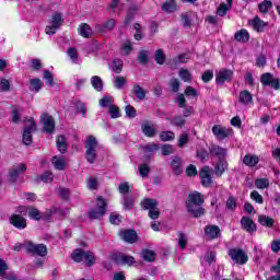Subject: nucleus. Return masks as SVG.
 Segmentation results:
<instances>
[{
	"instance_id": "obj_25",
	"label": "nucleus",
	"mask_w": 280,
	"mask_h": 280,
	"mask_svg": "<svg viewBox=\"0 0 280 280\" xmlns=\"http://www.w3.org/2000/svg\"><path fill=\"white\" fill-rule=\"evenodd\" d=\"M258 223L260 224V226H265L266 229H272L275 226V219L266 214H259Z\"/></svg>"
},
{
	"instance_id": "obj_36",
	"label": "nucleus",
	"mask_w": 280,
	"mask_h": 280,
	"mask_svg": "<svg viewBox=\"0 0 280 280\" xmlns=\"http://www.w3.org/2000/svg\"><path fill=\"white\" fill-rule=\"evenodd\" d=\"M56 143H57V149L59 150V152L61 154H65L67 152V138H65V136H59L57 137V140H56Z\"/></svg>"
},
{
	"instance_id": "obj_34",
	"label": "nucleus",
	"mask_w": 280,
	"mask_h": 280,
	"mask_svg": "<svg viewBox=\"0 0 280 280\" xmlns=\"http://www.w3.org/2000/svg\"><path fill=\"white\" fill-rule=\"evenodd\" d=\"M116 25H117V21H115V19H110V20L106 21L105 23L98 25L97 28L101 32H110L112 30L115 28Z\"/></svg>"
},
{
	"instance_id": "obj_64",
	"label": "nucleus",
	"mask_w": 280,
	"mask_h": 280,
	"mask_svg": "<svg viewBox=\"0 0 280 280\" xmlns=\"http://www.w3.org/2000/svg\"><path fill=\"white\" fill-rule=\"evenodd\" d=\"M42 180L43 183H52L54 182V173H51L50 171H46L44 172V174L42 175Z\"/></svg>"
},
{
	"instance_id": "obj_26",
	"label": "nucleus",
	"mask_w": 280,
	"mask_h": 280,
	"mask_svg": "<svg viewBox=\"0 0 280 280\" xmlns=\"http://www.w3.org/2000/svg\"><path fill=\"white\" fill-rule=\"evenodd\" d=\"M51 163L55 170H59V172H61L62 170H65V167H67V160L65 159V156L55 155L51 160Z\"/></svg>"
},
{
	"instance_id": "obj_7",
	"label": "nucleus",
	"mask_w": 280,
	"mask_h": 280,
	"mask_svg": "<svg viewBox=\"0 0 280 280\" xmlns=\"http://www.w3.org/2000/svg\"><path fill=\"white\" fill-rule=\"evenodd\" d=\"M229 256L234 264H238L240 266H244V264L248 262V254H246L244 249L232 248L229 250Z\"/></svg>"
},
{
	"instance_id": "obj_38",
	"label": "nucleus",
	"mask_w": 280,
	"mask_h": 280,
	"mask_svg": "<svg viewBox=\"0 0 280 280\" xmlns=\"http://www.w3.org/2000/svg\"><path fill=\"white\" fill-rule=\"evenodd\" d=\"M86 187L91 191H95V189H98V187H100V179H97V177H95V176H90L86 179Z\"/></svg>"
},
{
	"instance_id": "obj_60",
	"label": "nucleus",
	"mask_w": 280,
	"mask_h": 280,
	"mask_svg": "<svg viewBox=\"0 0 280 280\" xmlns=\"http://www.w3.org/2000/svg\"><path fill=\"white\" fill-rule=\"evenodd\" d=\"M155 61L158 62V65H163L165 62V52H163V49L156 50Z\"/></svg>"
},
{
	"instance_id": "obj_32",
	"label": "nucleus",
	"mask_w": 280,
	"mask_h": 280,
	"mask_svg": "<svg viewBox=\"0 0 280 280\" xmlns=\"http://www.w3.org/2000/svg\"><path fill=\"white\" fill-rule=\"evenodd\" d=\"M234 38L237 43H248L250 35L248 34V31L243 28L235 33Z\"/></svg>"
},
{
	"instance_id": "obj_58",
	"label": "nucleus",
	"mask_w": 280,
	"mask_h": 280,
	"mask_svg": "<svg viewBox=\"0 0 280 280\" xmlns=\"http://www.w3.org/2000/svg\"><path fill=\"white\" fill-rule=\"evenodd\" d=\"M179 78H180L184 82H191V73H189V71L186 70V69L179 70Z\"/></svg>"
},
{
	"instance_id": "obj_15",
	"label": "nucleus",
	"mask_w": 280,
	"mask_h": 280,
	"mask_svg": "<svg viewBox=\"0 0 280 280\" xmlns=\"http://www.w3.org/2000/svg\"><path fill=\"white\" fill-rule=\"evenodd\" d=\"M187 211L192 218H202L205 215L202 203H187Z\"/></svg>"
},
{
	"instance_id": "obj_5",
	"label": "nucleus",
	"mask_w": 280,
	"mask_h": 280,
	"mask_svg": "<svg viewBox=\"0 0 280 280\" xmlns=\"http://www.w3.org/2000/svg\"><path fill=\"white\" fill-rule=\"evenodd\" d=\"M62 23H65V20H62V13H52L50 25L45 28L46 34L48 36H54V34L60 30V25H62Z\"/></svg>"
},
{
	"instance_id": "obj_29",
	"label": "nucleus",
	"mask_w": 280,
	"mask_h": 280,
	"mask_svg": "<svg viewBox=\"0 0 280 280\" xmlns=\"http://www.w3.org/2000/svg\"><path fill=\"white\" fill-rule=\"evenodd\" d=\"M141 207L145 211H151V210L155 209L156 207H159V201L156 199L147 198L141 201Z\"/></svg>"
},
{
	"instance_id": "obj_14",
	"label": "nucleus",
	"mask_w": 280,
	"mask_h": 280,
	"mask_svg": "<svg viewBox=\"0 0 280 280\" xmlns=\"http://www.w3.org/2000/svg\"><path fill=\"white\" fill-rule=\"evenodd\" d=\"M25 170H27V166H25V164H20L18 166H13L9 171V176H8L9 183H15L16 180H19L20 174H23V172H25Z\"/></svg>"
},
{
	"instance_id": "obj_10",
	"label": "nucleus",
	"mask_w": 280,
	"mask_h": 280,
	"mask_svg": "<svg viewBox=\"0 0 280 280\" xmlns=\"http://www.w3.org/2000/svg\"><path fill=\"white\" fill-rule=\"evenodd\" d=\"M260 82L264 84V86H271V89H275V91H279L280 89L279 79L275 78V75H272L270 72L261 74Z\"/></svg>"
},
{
	"instance_id": "obj_27",
	"label": "nucleus",
	"mask_w": 280,
	"mask_h": 280,
	"mask_svg": "<svg viewBox=\"0 0 280 280\" xmlns=\"http://www.w3.org/2000/svg\"><path fill=\"white\" fill-rule=\"evenodd\" d=\"M228 168L229 163L224 159L219 160V162L214 165L215 176H222V174H224V172H226Z\"/></svg>"
},
{
	"instance_id": "obj_2",
	"label": "nucleus",
	"mask_w": 280,
	"mask_h": 280,
	"mask_svg": "<svg viewBox=\"0 0 280 280\" xmlns=\"http://www.w3.org/2000/svg\"><path fill=\"white\" fill-rule=\"evenodd\" d=\"M97 139L93 136H89L85 141V159L91 164L95 163L97 159Z\"/></svg>"
},
{
	"instance_id": "obj_53",
	"label": "nucleus",
	"mask_w": 280,
	"mask_h": 280,
	"mask_svg": "<svg viewBox=\"0 0 280 280\" xmlns=\"http://www.w3.org/2000/svg\"><path fill=\"white\" fill-rule=\"evenodd\" d=\"M109 115L112 117V119H117L119 117H121V113L119 112V107L114 105H110L109 107Z\"/></svg>"
},
{
	"instance_id": "obj_51",
	"label": "nucleus",
	"mask_w": 280,
	"mask_h": 280,
	"mask_svg": "<svg viewBox=\"0 0 280 280\" xmlns=\"http://www.w3.org/2000/svg\"><path fill=\"white\" fill-rule=\"evenodd\" d=\"M225 209L228 211H235L237 209V201L233 197H229L226 200Z\"/></svg>"
},
{
	"instance_id": "obj_62",
	"label": "nucleus",
	"mask_w": 280,
	"mask_h": 280,
	"mask_svg": "<svg viewBox=\"0 0 280 280\" xmlns=\"http://www.w3.org/2000/svg\"><path fill=\"white\" fill-rule=\"evenodd\" d=\"M189 61V55H179L173 59L174 65H183Z\"/></svg>"
},
{
	"instance_id": "obj_47",
	"label": "nucleus",
	"mask_w": 280,
	"mask_h": 280,
	"mask_svg": "<svg viewBox=\"0 0 280 280\" xmlns=\"http://www.w3.org/2000/svg\"><path fill=\"white\" fill-rule=\"evenodd\" d=\"M141 255L144 261H154L156 259V254L150 249H144Z\"/></svg>"
},
{
	"instance_id": "obj_22",
	"label": "nucleus",
	"mask_w": 280,
	"mask_h": 280,
	"mask_svg": "<svg viewBox=\"0 0 280 280\" xmlns=\"http://www.w3.org/2000/svg\"><path fill=\"white\" fill-rule=\"evenodd\" d=\"M171 168L176 176L183 174V160L178 156H173L171 161Z\"/></svg>"
},
{
	"instance_id": "obj_57",
	"label": "nucleus",
	"mask_w": 280,
	"mask_h": 280,
	"mask_svg": "<svg viewBox=\"0 0 280 280\" xmlns=\"http://www.w3.org/2000/svg\"><path fill=\"white\" fill-rule=\"evenodd\" d=\"M132 51V44H130L129 40L121 44V55L122 56H128Z\"/></svg>"
},
{
	"instance_id": "obj_44",
	"label": "nucleus",
	"mask_w": 280,
	"mask_h": 280,
	"mask_svg": "<svg viewBox=\"0 0 280 280\" xmlns=\"http://www.w3.org/2000/svg\"><path fill=\"white\" fill-rule=\"evenodd\" d=\"M252 25L256 32H264V27H266V22L261 21L259 18H255L252 21Z\"/></svg>"
},
{
	"instance_id": "obj_30",
	"label": "nucleus",
	"mask_w": 280,
	"mask_h": 280,
	"mask_svg": "<svg viewBox=\"0 0 280 280\" xmlns=\"http://www.w3.org/2000/svg\"><path fill=\"white\" fill-rule=\"evenodd\" d=\"M238 102L245 106H247V104H253V94L247 90L242 91L238 95Z\"/></svg>"
},
{
	"instance_id": "obj_31",
	"label": "nucleus",
	"mask_w": 280,
	"mask_h": 280,
	"mask_svg": "<svg viewBox=\"0 0 280 280\" xmlns=\"http://www.w3.org/2000/svg\"><path fill=\"white\" fill-rule=\"evenodd\" d=\"M142 132L145 137H154L156 135V127L152 122H144L142 125Z\"/></svg>"
},
{
	"instance_id": "obj_63",
	"label": "nucleus",
	"mask_w": 280,
	"mask_h": 280,
	"mask_svg": "<svg viewBox=\"0 0 280 280\" xmlns=\"http://www.w3.org/2000/svg\"><path fill=\"white\" fill-rule=\"evenodd\" d=\"M10 91V81L8 79H0V93Z\"/></svg>"
},
{
	"instance_id": "obj_28",
	"label": "nucleus",
	"mask_w": 280,
	"mask_h": 280,
	"mask_svg": "<svg viewBox=\"0 0 280 280\" xmlns=\"http://www.w3.org/2000/svg\"><path fill=\"white\" fill-rule=\"evenodd\" d=\"M226 3L222 2L219 5V8L217 10V14L219 16H226V13L229 12V10H231V8H233V0H226Z\"/></svg>"
},
{
	"instance_id": "obj_45",
	"label": "nucleus",
	"mask_w": 280,
	"mask_h": 280,
	"mask_svg": "<svg viewBox=\"0 0 280 280\" xmlns=\"http://www.w3.org/2000/svg\"><path fill=\"white\" fill-rule=\"evenodd\" d=\"M142 150L144 154H153V152H156V150H159V144L154 142L147 143L142 147Z\"/></svg>"
},
{
	"instance_id": "obj_11",
	"label": "nucleus",
	"mask_w": 280,
	"mask_h": 280,
	"mask_svg": "<svg viewBox=\"0 0 280 280\" xmlns=\"http://www.w3.org/2000/svg\"><path fill=\"white\" fill-rule=\"evenodd\" d=\"M199 177L203 187H211V185H213V179L211 178V168L209 166H203L200 170Z\"/></svg>"
},
{
	"instance_id": "obj_23",
	"label": "nucleus",
	"mask_w": 280,
	"mask_h": 280,
	"mask_svg": "<svg viewBox=\"0 0 280 280\" xmlns=\"http://www.w3.org/2000/svg\"><path fill=\"white\" fill-rule=\"evenodd\" d=\"M178 11V4L176 0H166L162 4V12H166V14H174V12Z\"/></svg>"
},
{
	"instance_id": "obj_24",
	"label": "nucleus",
	"mask_w": 280,
	"mask_h": 280,
	"mask_svg": "<svg viewBox=\"0 0 280 280\" xmlns=\"http://www.w3.org/2000/svg\"><path fill=\"white\" fill-rule=\"evenodd\" d=\"M209 152L211 156H218L219 160H222L226 156V149L218 145V144H212L209 148Z\"/></svg>"
},
{
	"instance_id": "obj_8",
	"label": "nucleus",
	"mask_w": 280,
	"mask_h": 280,
	"mask_svg": "<svg viewBox=\"0 0 280 280\" xmlns=\"http://www.w3.org/2000/svg\"><path fill=\"white\" fill-rule=\"evenodd\" d=\"M39 121L44 128V132H47V135L54 133V130H56V120L51 115L47 113L42 114Z\"/></svg>"
},
{
	"instance_id": "obj_54",
	"label": "nucleus",
	"mask_w": 280,
	"mask_h": 280,
	"mask_svg": "<svg viewBox=\"0 0 280 280\" xmlns=\"http://www.w3.org/2000/svg\"><path fill=\"white\" fill-rule=\"evenodd\" d=\"M71 62L72 65H82V59H80L75 48H71Z\"/></svg>"
},
{
	"instance_id": "obj_21",
	"label": "nucleus",
	"mask_w": 280,
	"mask_h": 280,
	"mask_svg": "<svg viewBox=\"0 0 280 280\" xmlns=\"http://www.w3.org/2000/svg\"><path fill=\"white\" fill-rule=\"evenodd\" d=\"M119 235L121 240L128 242V244H135V242H137V232H135V230H124Z\"/></svg>"
},
{
	"instance_id": "obj_19",
	"label": "nucleus",
	"mask_w": 280,
	"mask_h": 280,
	"mask_svg": "<svg viewBox=\"0 0 280 280\" xmlns=\"http://www.w3.org/2000/svg\"><path fill=\"white\" fill-rule=\"evenodd\" d=\"M187 205H205V196L198 191L188 195Z\"/></svg>"
},
{
	"instance_id": "obj_12",
	"label": "nucleus",
	"mask_w": 280,
	"mask_h": 280,
	"mask_svg": "<svg viewBox=\"0 0 280 280\" xmlns=\"http://www.w3.org/2000/svg\"><path fill=\"white\" fill-rule=\"evenodd\" d=\"M9 222L12 224V226L19 229L20 231H23V229L27 228V219L21 214H12L9 218Z\"/></svg>"
},
{
	"instance_id": "obj_46",
	"label": "nucleus",
	"mask_w": 280,
	"mask_h": 280,
	"mask_svg": "<svg viewBox=\"0 0 280 280\" xmlns=\"http://www.w3.org/2000/svg\"><path fill=\"white\" fill-rule=\"evenodd\" d=\"M110 69L112 71H115V73H121L124 69V61H121L120 59H115L112 62Z\"/></svg>"
},
{
	"instance_id": "obj_39",
	"label": "nucleus",
	"mask_w": 280,
	"mask_h": 280,
	"mask_svg": "<svg viewBox=\"0 0 280 280\" xmlns=\"http://www.w3.org/2000/svg\"><path fill=\"white\" fill-rule=\"evenodd\" d=\"M91 84L93 89H95V91H102V89H104V82L98 75H94L91 78Z\"/></svg>"
},
{
	"instance_id": "obj_18",
	"label": "nucleus",
	"mask_w": 280,
	"mask_h": 280,
	"mask_svg": "<svg viewBox=\"0 0 280 280\" xmlns=\"http://www.w3.org/2000/svg\"><path fill=\"white\" fill-rule=\"evenodd\" d=\"M205 234L208 240H218L221 235L220 228L218 225H207L205 228Z\"/></svg>"
},
{
	"instance_id": "obj_9",
	"label": "nucleus",
	"mask_w": 280,
	"mask_h": 280,
	"mask_svg": "<svg viewBox=\"0 0 280 280\" xmlns=\"http://www.w3.org/2000/svg\"><path fill=\"white\" fill-rule=\"evenodd\" d=\"M185 95L188 98L192 97V100H196V97H198V92L192 86H187L186 90L184 91V94H178L176 97V102L179 108H185V106H187V101L185 100Z\"/></svg>"
},
{
	"instance_id": "obj_61",
	"label": "nucleus",
	"mask_w": 280,
	"mask_h": 280,
	"mask_svg": "<svg viewBox=\"0 0 280 280\" xmlns=\"http://www.w3.org/2000/svg\"><path fill=\"white\" fill-rule=\"evenodd\" d=\"M171 124L173 126H177V128H183V126H185V118L180 117V116H175Z\"/></svg>"
},
{
	"instance_id": "obj_50",
	"label": "nucleus",
	"mask_w": 280,
	"mask_h": 280,
	"mask_svg": "<svg viewBox=\"0 0 280 280\" xmlns=\"http://www.w3.org/2000/svg\"><path fill=\"white\" fill-rule=\"evenodd\" d=\"M28 218H31V220H40L43 218V215L40 214V211L36 208H30L28 209Z\"/></svg>"
},
{
	"instance_id": "obj_16",
	"label": "nucleus",
	"mask_w": 280,
	"mask_h": 280,
	"mask_svg": "<svg viewBox=\"0 0 280 280\" xmlns=\"http://www.w3.org/2000/svg\"><path fill=\"white\" fill-rule=\"evenodd\" d=\"M233 80L232 70L221 69L215 77L217 84H224V82H231Z\"/></svg>"
},
{
	"instance_id": "obj_41",
	"label": "nucleus",
	"mask_w": 280,
	"mask_h": 280,
	"mask_svg": "<svg viewBox=\"0 0 280 280\" xmlns=\"http://www.w3.org/2000/svg\"><path fill=\"white\" fill-rule=\"evenodd\" d=\"M100 106L102 108H109L110 106H113V96L110 95H105L103 96L100 102H98Z\"/></svg>"
},
{
	"instance_id": "obj_3",
	"label": "nucleus",
	"mask_w": 280,
	"mask_h": 280,
	"mask_svg": "<svg viewBox=\"0 0 280 280\" xmlns=\"http://www.w3.org/2000/svg\"><path fill=\"white\" fill-rule=\"evenodd\" d=\"M106 199L98 196L96 198V207L89 211L90 220H101V218H104V215H106Z\"/></svg>"
},
{
	"instance_id": "obj_33",
	"label": "nucleus",
	"mask_w": 280,
	"mask_h": 280,
	"mask_svg": "<svg viewBox=\"0 0 280 280\" xmlns=\"http://www.w3.org/2000/svg\"><path fill=\"white\" fill-rule=\"evenodd\" d=\"M243 163L247 167H255V165H257V163H259V156L253 155V154H247L244 156Z\"/></svg>"
},
{
	"instance_id": "obj_1",
	"label": "nucleus",
	"mask_w": 280,
	"mask_h": 280,
	"mask_svg": "<svg viewBox=\"0 0 280 280\" xmlns=\"http://www.w3.org/2000/svg\"><path fill=\"white\" fill-rule=\"evenodd\" d=\"M72 259L77 261V264H81V261H83L84 266L88 268L95 266V262L97 261V258L93 252H84V249H75L73 252Z\"/></svg>"
},
{
	"instance_id": "obj_20",
	"label": "nucleus",
	"mask_w": 280,
	"mask_h": 280,
	"mask_svg": "<svg viewBox=\"0 0 280 280\" xmlns=\"http://www.w3.org/2000/svg\"><path fill=\"white\" fill-rule=\"evenodd\" d=\"M8 270V264L0 258V279L16 280V275L5 272Z\"/></svg>"
},
{
	"instance_id": "obj_55",
	"label": "nucleus",
	"mask_w": 280,
	"mask_h": 280,
	"mask_svg": "<svg viewBox=\"0 0 280 280\" xmlns=\"http://www.w3.org/2000/svg\"><path fill=\"white\" fill-rule=\"evenodd\" d=\"M139 172H140V176L142 177V178H148V176H149V174H150V165H148V164H141L140 166H139Z\"/></svg>"
},
{
	"instance_id": "obj_48",
	"label": "nucleus",
	"mask_w": 280,
	"mask_h": 280,
	"mask_svg": "<svg viewBox=\"0 0 280 280\" xmlns=\"http://www.w3.org/2000/svg\"><path fill=\"white\" fill-rule=\"evenodd\" d=\"M176 135L172 131H162L160 133L161 141H174Z\"/></svg>"
},
{
	"instance_id": "obj_35",
	"label": "nucleus",
	"mask_w": 280,
	"mask_h": 280,
	"mask_svg": "<svg viewBox=\"0 0 280 280\" xmlns=\"http://www.w3.org/2000/svg\"><path fill=\"white\" fill-rule=\"evenodd\" d=\"M116 261L117 264H122L124 266H132V264H135V257L120 254L116 258Z\"/></svg>"
},
{
	"instance_id": "obj_17",
	"label": "nucleus",
	"mask_w": 280,
	"mask_h": 280,
	"mask_svg": "<svg viewBox=\"0 0 280 280\" xmlns=\"http://www.w3.org/2000/svg\"><path fill=\"white\" fill-rule=\"evenodd\" d=\"M241 225L247 233H255L257 232V223L253 221V219L248 217H243L241 219Z\"/></svg>"
},
{
	"instance_id": "obj_43",
	"label": "nucleus",
	"mask_w": 280,
	"mask_h": 280,
	"mask_svg": "<svg viewBox=\"0 0 280 280\" xmlns=\"http://www.w3.org/2000/svg\"><path fill=\"white\" fill-rule=\"evenodd\" d=\"M177 237H178V246L182 250H185V248H187V234L183 233V232H178L177 233Z\"/></svg>"
},
{
	"instance_id": "obj_40",
	"label": "nucleus",
	"mask_w": 280,
	"mask_h": 280,
	"mask_svg": "<svg viewBox=\"0 0 280 280\" xmlns=\"http://www.w3.org/2000/svg\"><path fill=\"white\" fill-rule=\"evenodd\" d=\"M133 93L138 100H141V101L145 100L147 92L145 90H143V88H141V85L139 84L133 85Z\"/></svg>"
},
{
	"instance_id": "obj_37",
	"label": "nucleus",
	"mask_w": 280,
	"mask_h": 280,
	"mask_svg": "<svg viewBox=\"0 0 280 280\" xmlns=\"http://www.w3.org/2000/svg\"><path fill=\"white\" fill-rule=\"evenodd\" d=\"M43 89V81L40 79H31L30 80V91L33 93H38Z\"/></svg>"
},
{
	"instance_id": "obj_52",
	"label": "nucleus",
	"mask_w": 280,
	"mask_h": 280,
	"mask_svg": "<svg viewBox=\"0 0 280 280\" xmlns=\"http://www.w3.org/2000/svg\"><path fill=\"white\" fill-rule=\"evenodd\" d=\"M257 189H268L270 187V182L266 178L256 179Z\"/></svg>"
},
{
	"instance_id": "obj_56",
	"label": "nucleus",
	"mask_w": 280,
	"mask_h": 280,
	"mask_svg": "<svg viewBox=\"0 0 280 280\" xmlns=\"http://www.w3.org/2000/svg\"><path fill=\"white\" fill-rule=\"evenodd\" d=\"M11 119L13 124H19L21 121V109L13 108L11 112Z\"/></svg>"
},
{
	"instance_id": "obj_6",
	"label": "nucleus",
	"mask_w": 280,
	"mask_h": 280,
	"mask_svg": "<svg viewBox=\"0 0 280 280\" xmlns=\"http://www.w3.org/2000/svg\"><path fill=\"white\" fill-rule=\"evenodd\" d=\"M25 121L27 124L24 126L22 141L24 145H32V132H36V122L34 121V118H30Z\"/></svg>"
},
{
	"instance_id": "obj_42",
	"label": "nucleus",
	"mask_w": 280,
	"mask_h": 280,
	"mask_svg": "<svg viewBox=\"0 0 280 280\" xmlns=\"http://www.w3.org/2000/svg\"><path fill=\"white\" fill-rule=\"evenodd\" d=\"M79 34L83 36V38H89V36L93 34V31L91 30V26H89V24H81L79 28Z\"/></svg>"
},
{
	"instance_id": "obj_59",
	"label": "nucleus",
	"mask_w": 280,
	"mask_h": 280,
	"mask_svg": "<svg viewBox=\"0 0 280 280\" xmlns=\"http://www.w3.org/2000/svg\"><path fill=\"white\" fill-rule=\"evenodd\" d=\"M258 8H259L260 12L266 13V12H268V10H270V8H272V2L265 0L264 2L258 4Z\"/></svg>"
},
{
	"instance_id": "obj_4",
	"label": "nucleus",
	"mask_w": 280,
	"mask_h": 280,
	"mask_svg": "<svg viewBox=\"0 0 280 280\" xmlns=\"http://www.w3.org/2000/svg\"><path fill=\"white\" fill-rule=\"evenodd\" d=\"M24 246L30 255L47 257V245L45 244H34L32 241H26Z\"/></svg>"
},
{
	"instance_id": "obj_13",
	"label": "nucleus",
	"mask_w": 280,
	"mask_h": 280,
	"mask_svg": "<svg viewBox=\"0 0 280 280\" xmlns=\"http://www.w3.org/2000/svg\"><path fill=\"white\" fill-rule=\"evenodd\" d=\"M231 132L230 128L223 127L222 125H214L212 127V135L221 141L226 139V137H231Z\"/></svg>"
},
{
	"instance_id": "obj_49",
	"label": "nucleus",
	"mask_w": 280,
	"mask_h": 280,
	"mask_svg": "<svg viewBox=\"0 0 280 280\" xmlns=\"http://www.w3.org/2000/svg\"><path fill=\"white\" fill-rule=\"evenodd\" d=\"M59 45L62 49H67L68 56H71V44L69 43V39L60 37Z\"/></svg>"
}]
</instances>
